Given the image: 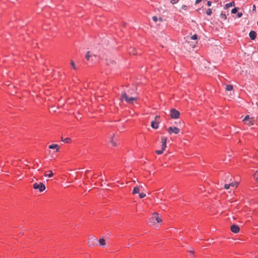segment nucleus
Instances as JSON below:
<instances>
[{
	"mask_svg": "<svg viewBox=\"0 0 258 258\" xmlns=\"http://www.w3.org/2000/svg\"><path fill=\"white\" fill-rule=\"evenodd\" d=\"M137 97H130L125 92H123L121 94V99L122 101L124 100L127 103L129 104H132L134 101L137 100Z\"/></svg>",
	"mask_w": 258,
	"mask_h": 258,
	"instance_id": "f257e3e1",
	"label": "nucleus"
},
{
	"mask_svg": "<svg viewBox=\"0 0 258 258\" xmlns=\"http://www.w3.org/2000/svg\"><path fill=\"white\" fill-rule=\"evenodd\" d=\"M150 222L153 225H155L156 223H160L162 222L161 218L159 216V215L157 213H154L153 216L150 219Z\"/></svg>",
	"mask_w": 258,
	"mask_h": 258,
	"instance_id": "f03ea898",
	"label": "nucleus"
},
{
	"mask_svg": "<svg viewBox=\"0 0 258 258\" xmlns=\"http://www.w3.org/2000/svg\"><path fill=\"white\" fill-rule=\"evenodd\" d=\"M255 121L254 118L253 117H249V115H246L243 119V122L244 124L250 126L253 124Z\"/></svg>",
	"mask_w": 258,
	"mask_h": 258,
	"instance_id": "7ed1b4c3",
	"label": "nucleus"
},
{
	"mask_svg": "<svg viewBox=\"0 0 258 258\" xmlns=\"http://www.w3.org/2000/svg\"><path fill=\"white\" fill-rule=\"evenodd\" d=\"M180 112L174 108L170 110V116L172 118L177 119L179 117Z\"/></svg>",
	"mask_w": 258,
	"mask_h": 258,
	"instance_id": "20e7f679",
	"label": "nucleus"
},
{
	"mask_svg": "<svg viewBox=\"0 0 258 258\" xmlns=\"http://www.w3.org/2000/svg\"><path fill=\"white\" fill-rule=\"evenodd\" d=\"M33 187L35 189H38L40 192H42L45 189V186L43 183H40V184H38L37 183H35L33 184Z\"/></svg>",
	"mask_w": 258,
	"mask_h": 258,
	"instance_id": "39448f33",
	"label": "nucleus"
},
{
	"mask_svg": "<svg viewBox=\"0 0 258 258\" xmlns=\"http://www.w3.org/2000/svg\"><path fill=\"white\" fill-rule=\"evenodd\" d=\"M160 119V116L159 115H156L155 117L154 120L151 122V127L153 128L156 129L158 127L159 123L158 120Z\"/></svg>",
	"mask_w": 258,
	"mask_h": 258,
	"instance_id": "423d86ee",
	"label": "nucleus"
},
{
	"mask_svg": "<svg viewBox=\"0 0 258 258\" xmlns=\"http://www.w3.org/2000/svg\"><path fill=\"white\" fill-rule=\"evenodd\" d=\"M96 238L94 236L90 237L88 241V244L90 247L94 246L96 245Z\"/></svg>",
	"mask_w": 258,
	"mask_h": 258,
	"instance_id": "0eeeda50",
	"label": "nucleus"
},
{
	"mask_svg": "<svg viewBox=\"0 0 258 258\" xmlns=\"http://www.w3.org/2000/svg\"><path fill=\"white\" fill-rule=\"evenodd\" d=\"M168 132L169 133V134H171L172 133H174L175 134H177L179 133V129L176 127H169L168 130Z\"/></svg>",
	"mask_w": 258,
	"mask_h": 258,
	"instance_id": "6e6552de",
	"label": "nucleus"
},
{
	"mask_svg": "<svg viewBox=\"0 0 258 258\" xmlns=\"http://www.w3.org/2000/svg\"><path fill=\"white\" fill-rule=\"evenodd\" d=\"M230 230L232 232L237 233L239 232L240 228L237 225L233 224L230 227Z\"/></svg>",
	"mask_w": 258,
	"mask_h": 258,
	"instance_id": "1a4fd4ad",
	"label": "nucleus"
},
{
	"mask_svg": "<svg viewBox=\"0 0 258 258\" xmlns=\"http://www.w3.org/2000/svg\"><path fill=\"white\" fill-rule=\"evenodd\" d=\"M142 185L137 186L135 187L133 190V194L135 195L140 192Z\"/></svg>",
	"mask_w": 258,
	"mask_h": 258,
	"instance_id": "9d476101",
	"label": "nucleus"
},
{
	"mask_svg": "<svg viewBox=\"0 0 258 258\" xmlns=\"http://www.w3.org/2000/svg\"><path fill=\"white\" fill-rule=\"evenodd\" d=\"M249 36L251 39L254 40L256 38V33L254 31H251L249 32Z\"/></svg>",
	"mask_w": 258,
	"mask_h": 258,
	"instance_id": "9b49d317",
	"label": "nucleus"
},
{
	"mask_svg": "<svg viewBox=\"0 0 258 258\" xmlns=\"http://www.w3.org/2000/svg\"><path fill=\"white\" fill-rule=\"evenodd\" d=\"M49 148L51 149H56V151L59 150V146L57 144H52L49 145Z\"/></svg>",
	"mask_w": 258,
	"mask_h": 258,
	"instance_id": "f8f14e48",
	"label": "nucleus"
},
{
	"mask_svg": "<svg viewBox=\"0 0 258 258\" xmlns=\"http://www.w3.org/2000/svg\"><path fill=\"white\" fill-rule=\"evenodd\" d=\"M106 62L107 65H108V66H110L111 64H113L115 63V61L113 60H111V58L106 59Z\"/></svg>",
	"mask_w": 258,
	"mask_h": 258,
	"instance_id": "ddd939ff",
	"label": "nucleus"
},
{
	"mask_svg": "<svg viewBox=\"0 0 258 258\" xmlns=\"http://www.w3.org/2000/svg\"><path fill=\"white\" fill-rule=\"evenodd\" d=\"M99 245L101 246H104L106 244V242L104 239L100 238L99 241Z\"/></svg>",
	"mask_w": 258,
	"mask_h": 258,
	"instance_id": "4468645a",
	"label": "nucleus"
},
{
	"mask_svg": "<svg viewBox=\"0 0 258 258\" xmlns=\"http://www.w3.org/2000/svg\"><path fill=\"white\" fill-rule=\"evenodd\" d=\"M93 57H95V55H92V54H91L90 51H88L85 56L86 58L88 60H90V58H92Z\"/></svg>",
	"mask_w": 258,
	"mask_h": 258,
	"instance_id": "2eb2a0df",
	"label": "nucleus"
},
{
	"mask_svg": "<svg viewBox=\"0 0 258 258\" xmlns=\"http://www.w3.org/2000/svg\"><path fill=\"white\" fill-rule=\"evenodd\" d=\"M235 6V3L234 2H231V3H227L225 5V8L227 9V8H229L230 7H233V6Z\"/></svg>",
	"mask_w": 258,
	"mask_h": 258,
	"instance_id": "dca6fc26",
	"label": "nucleus"
},
{
	"mask_svg": "<svg viewBox=\"0 0 258 258\" xmlns=\"http://www.w3.org/2000/svg\"><path fill=\"white\" fill-rule=\"evenodd\" d=\"M225 89L227 91H231L233 90V86L231 85H227Z\"/></svg>",
	"mask_w": 258,
	"mask_h": 258,
	"instance_id": "f3484780",
	"label": "nucleus"
},
{
	"mask_svg": "<svg viewBox=\"0 0 258 258\" xmlns=\"http://www.w3.org/2000/svg\"><path fill=\"white\" fill-rule=\"evenodd\" d=\"M230 186L231 187H237L238 185V182H230Z\"/></svg>",
	"mask_w": 258,
	"mask_h": 258,
	"instance_id": "a211bd4d",
	"label": "nucleus"
},
{
	"mask_svg": "<svg viewBox=\"0 0 258 258\" xmlns=\"http://www.w3.org/2000/svg\"><path fill=\"white\" fill-rule=\"evenodd\" d=\"M115 135H113L112 137H111V139L110 140V142L111 143V144L112 145V146H116V144L114 142V140H113V138L114 137Z\"/></svg>",
	"mask_w": 258,
	"mask_h": 258,
	"instance_id": "6ab92c4d",
	"label": "nucleus"
},
{
	"mask_svg": "<svg viewBox=\"0 0 258 258\" xmlns=\"http://www.w3.org/2000/svg\"><path fill=\"white\" fill-rule=\"evenodd\" d=\"M49 172V173H48V174H45V176H47L48 177H51L52 176H53V172L51 170H50L48 171Z\"/></svg>",
	"mask_w": 258,
	"mask_h": 258,
	"instance_id": "aec40b11",
	"label": "nucleus"
},
{
	"mask_svg": "<svg viewBox=\"0 0 258 258\" xmlns=\"http://www.w3.org/2000/svg\"><path fill=\"white\" fill-rule=\"evenodd\" d=\"M71 141V139L69 138H66L63 140H62V142H63L65 143H70Z\"/></svg>",
	"mask_w": 258,
	"mask_h": 258,
	"instance_id": "412c9836",
	"label": "nucleus"
},
{
	"mask_svg": "<svg viewBox=\"0 0 258 258\" xmlns=\"http://www.w3.org/2000/svg\"><path fill=\"white\" fill-rule=\"evenodd\" d=\"M167 138L165 137H163L161 138V142H162V143H165L166 144V141H167Z\"/></svg>",
	"mask_w": 258,
	"mask_h": 258,
	"instance_id": "4be33fe9",
	"label": "nucleus"
},
{
	"mask_svg": "<svg viewBox=\"0 0 258 258\" xmlns=\"http://www.w3.org/2000/svg\"><path fill=\"white\" fill-rule=\"evenodd\" d=\"M220 18L222 20H226V16L225 15V14H223V13H221V15H220Z\"/></svg>",
	"mask_w": 258,
	"mask_h": 258,
	"instance_id": "5701e85b",
	"label": "nucleus"
},
{
	"mask_svg": "<svg viewBox=\"0 0 258 258\" xmlns=\"http://www.w3.org/2000/svg\"><path fill=\"white\" fill-rule=\"evenodd\" d=\"M253 177L255 180H258V171L253 174Z\"/></svg>",
	"mask_w": 258,
	"mask_h": 258,
	"instance_id": "b1692460",
	"label": "nucleus"
},
{
	"mask_svg": "<svg viewBox=\"0 0 258 258\" xmlns=\"http://www.w3.org/2000/svg\"><path fill=\"white\" fill-rule=\"evenodd\" d=\"M206 14L208 16H210L212 14V10L211 9H208L206 11Z\"/></svg>",
	"mask_w": 258,
	"mask_h": 258,
	"instance_id": "393cba45",
	"label": "nucleus"
},
{
	"mask_svg": "<svg viewBox=\"0 0 258 258\" xmlns=\"http://www.w3.org/2000/svg\"><path fill=\"white\" fill-rule=\"evenodd\" d=\"M198 38V36L197 34H194L191 36L190 39L191 40H196Z\"/></svg>",
	"mask_w": 258,
	"mask_h": 258,
	"instance_id": "a878e982",
	"label": "nucleus"
},
{
	"mask_svg": "<svg viewBox=\"0 0 258 258\" xmlns=\"http://www.w3.org/2000/svg\"><path fill=\"white\" fill-rule=\"evenodd\" d=\"M187 7L186 5H184L181 7V10L186 11V10H187Z\"/></svg>",
	"mask_w": 258,
	"mask_h": 258,
	"instance_id": "bb28decb",
	"label": "nucleus"
},
{
	"mask_svg": "<svg viewBox=\"0 0 258 258\" xmlns=\"http://www.w3.org/2000/svg\"><path fill=\"white\" fill-rule=\"evenodd\" d=\"M237 8H234L231 10V13L232 14H235L237 12Z\"/></svg>",
	"mask_w": 258,
	"mask_h": 258,
	"instance_id": "cd10ccee",
	"label": "nucleus"
},
{
	"mask_svg": "<svg viewBox=\"0 0 258 258\" xmlns=\"http://www.w3.org/2000/svg\"><path fill=\"white\" fill-rule=\"evenodd\" d=\"M146 194H144V193H140L139 194V197L140 198L142 199V198H145L146 197Z\"/></svg>",
	"mask_w": 258,
	"mask_h": 258,
	"instance_id": "c85d7f7f",
	"label": "nucleus"
},
{
	"mask_svg": "<svg viewBox=\"0 0 258 258\" xmlns=\"http://www.w3.org/2000/svg\"><path fill=\"white\" fill-rule=\"evenodd\" d=\"M166 148V144L165 143H162V150L164 151Z\"/></svg>",
	"mask_w": 258,
	"mask_h": 258,
	"instance_id": "c756f323",
	"label": "nucleus"
},
{
	"mask_svg": "<svg viewBox=\"0 0 258 258\" xmlns=\"http://www.w3.org/2000/svg\"><path fill=\"white\" fill-rule=\"evenodd\" d=\"M230 186V183L228 184H225L224 185V188L226 189H228L229 188Z\"/></svg>",
	"mask_w": 258,
	"mask_h": 258,
	"instance_id": "7c9ffc66",
	"label": "nucleus"
},
{
	"mask_svg": "<svg viewBox=\"0 0 258 258\" xmlns=\"http://www.w3.org/2000/svg\"><path fill=\"white\" fill-rule=\"evenodd\" d=\"M163 152V150H162V149L160 150H156V153L157 154H159V155H160Z\"/></svg>",
	"mask_w": 258,
	"mask_h": 258,
	"instance_id": "2f4dec72",
	"label": "nucleus"
},
{
	"mask_svg": "<svg viewBox=\"0 0 258 258\" xmlns=\"http://www.w3.org/2000/svg\"><path fill=\"white\" fill-rule=\"evenodd\" d=\"M152 20H153V21H154L155 22H157V21H158V18H157V16H153V17H152Z\"/></svg>",
	"mask_w": 258,
	"mask_h": 258,
	"instance_id": "473e14b6",
	"label": "nucleus"
},
{
	"mask_svg": "<svg viewBox=\"0 0 258 258\" xmlns=\"http://www.w3.org/2000/svg\"><path fill=\"white\" fill-rule=\"evenodd\" d=\"M71 65H72V67L74 69H76V67H75V63H74L73 61H71Z\"/></svg>",
	"mask_w": 258,
	"mask_h": 258,
	"instance_id": "72a5a7b5",
	"label": "nucleus"
},
{
	"mask_svg": "<svg viewBox=\"0 0 258 258\" xmlns=\"http://www.w3.org/2000/svg\"><path fill=\"white\" fill-rule=\"evenodd\" d=\"M178 0H171L170 2L172 4H176L177 2H178Z\"/></svg>",
	"mask_w": 258,
	"mask_h": 258,
	"instance_id": "f704fd0d",
	"label": "nucleus"
},
{
	"mask_svg": "<svg viewBox=\"0 0 258 258\" xmlns=\"http://www.w3.org/2000/svg\"><path fill=\"white\" fill-rule=\"evenodd\" d=\"M242 13H238L237 14V17L238 18H240L241 17H242Z\"/></svg>",
	"mask_w": 258,
	"mask_h": 258,
	"instance_id": "c9c22d12",
	"label": "nucleus"
},
{
	"mask_svg": "<svg viewBox=\"0 0 258 258\" xmlns=\"http://www.w3.org/2000/svg\"><path fill=\"white\" fill-rule=\"evenodd\" d=\"M211 4H212V3H211V2L210 1H208V2H207V5H208V6L210 7V6H211Z\"/></svg>",
	"mask_w": 258,
	"mask_h": 258,
	"instance_id": "e433bc0d",
	"label": "nucleus"
},
{
	"mask_svg": "<svg viewBox=\"0 0 258 258\" xmlns=\"http://www.w3.org/2000/svg\"><path fill=\"white\" fill-rule=\"evenodd\" d=\"M201 1H202V0H196V3H195V4H199V3H200V2H201Z\"/></svg>",
	"mask_w": 258,
	"mask_h": 258,
	"instance_id": "4c0bfd02",
	"label": "nucleus"
},
{
	"mask_svg": "<svg viewBox=\"0 0 258 258\" xmlns=\"http://www.w3.org/2000/svg\"><path fill=\"white\" fill-rule=\"evenodd\" d=\"M188 252H189L190 253H191V254H194V250H189V251H188Z\"/></svg>",
	"mask_w": 258,
	"mask_h": 258,
	"instance_id": "58836bf2",
	"label": "nucleus"
},
{
	"mask_svg": "<svg viewBox=\"0 0 258 258\" xmlns=\"http://www.w3.org/2000/svg\"><path fill=\"white\" fill-rule=\"evenodd\" d=\"M253 11H255V5H253V9H252Z\"/></svg>",
	"mask_w": 258,
	"mask_h": 258,
	"instance_id": "ea45409f",
	"label": "nucleus"
},
{
	"mask_svg": "<svg viewBox=\"0 0 258 258\" xmlns=\"http://www.w3.org/2000/svg\"><path fill=\"white\" fill-rule=\"evenodd\" d=\"M35 162L36 165H38V162L37 161H35Z\"/></svg>",
	"mask_w": 258,
	"mask_h": 258,
	"instance_id": "a19ab883",
	"label": "nucleus"
},
{
	"mask_svg": "<svg viewBox=\"0 0 258 258\" xmlns=\"http://www.w3.org/2000/svg\"><path fill=\"white\" fill-rule=\"evenodd\" d=\"M159 20L160 22L162 21V19L161 18H159Z\"/></svg>",
	"mask_w": 258,
	"mask_h": 258,
	"instance_id": "79ce46f5",
	"label": "nucleus"
},
{
	"mask_svg": "<svg viewBox=\"0 0 258 258\" xmlns=\"http://www.w3.org/2000/svg\"><path fill=\"white\" fill-rule=\"evenodd\" d=\"M133 54L135 55V54H136V53H135V52H133Z\"/></svg>",
	"mask_w": 258,
	"mask_h": 258,
	"instance_id": "37998d69",
	"label": "nucleus"
},
{
	"mask_svg": "<svg viewBox=\"0 0 258 258\" xmlns=\"http://www.w3.org/2000/svg\"><path fill=\"white\" fill-rule=\"evenodd\" d=\"M64 139H63V138L62 137L61 138V141H62V140H63Z\"/></svg>",
	"mask_w": 258,
	"mask_h": 258,
	"instance_id": "c03bdc74",
	"label": "nucleus"
},
{
	"mask_svg": "<svg viewBox=\"0 0 258 258\" xmlns=\"http://www.w3.org/2000/svg\"><path fill=\"white\" fill-rule=\"evenodd\" d=\"M28 162H29L28 161H26V163H27Z\"/></svg>",
	"mask_w": 258,
	"mask_h": 258,
	"instance_id": "a18cd8bd",
	"label": "nucleus"
},
{
	"mask_svg": "<svg viewBox=\"0 0 258 258\" xmlns=\"http://www.w3.org/2000/svg\"><path fill=\"white\" fill-rule=\"evenodd\" d=\"M28 162H29L28 161H26V163H27Z\"/></svg>",
	"mask_w": 258,
	"mask_h": 258,
	"instance_id": "49530a36",
	"label": "nucleus"
},
{
	"mask_svg": "<svg viewBox=\"0 0 258 258\" xmlns=\"http://www.w3.org/2000/svg\"><path fill=\"white\" fill-rule=\"evenodd\" d=\"M89 172V170H87V171H86V172Z\"/></svg>",
	"mask_w": 258,
	"mask_h": 258,
	"instance_id": "de8ad7c7",
	"label": "nucleus"
}]
</instances>
